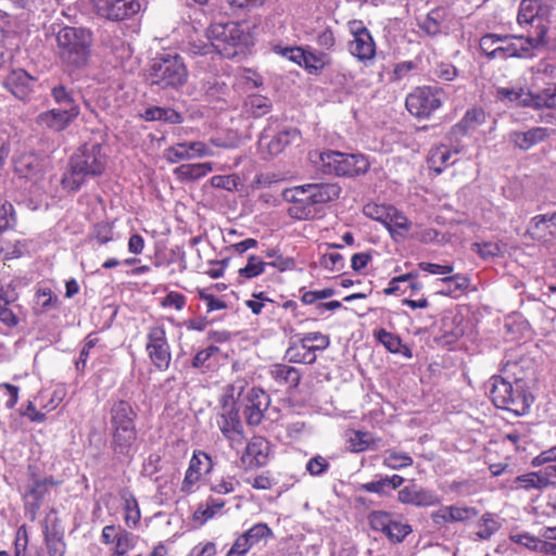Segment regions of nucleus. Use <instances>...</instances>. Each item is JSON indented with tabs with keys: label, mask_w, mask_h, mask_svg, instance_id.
I'll list each match as a JSON object with an SVG mask.
<instances>
[{
	"label": "nucleus",
	"mask_w": 556,
	"mask_h": 556,
	"mask_svg": "<svg viewBox=\"0 0 556 556\" xmlns=\"http://www.w3.org/2000/svg\"><path fill=\"white\" fill-rule=\"evenodd\" d=\"M516 366L517 363L505 362L503 376H492L488 386L490 399L496 407L521 416L529 412L534 397L527 381L517 377Z\"/></svg>",
	"instance_id": "obj_1"
},
{
	"label": "nucleus",
	"mask_w": 556,
	"mask_h": 556,
	"mask_svg": "<svg viewBox=\"0 0 556 556\" xmlns=\"http://www.w3.org/2000/svg\"><path fill=\"white\" fill-rule=\"evenodd\" d=\"M106 167V154L98 143L85 144L70 159L61 185L67 192L78 191L90 178L101 176Z\"/></svg>",
	"instance_id": "obj_2"
},
{
	"label": "nucleus",
	"mask_w": 556,
	"mask_h": 556,
	"mask_svg": "<svg viewBox=\"0 0 556 556\" xmlns=\"http://www.w3.org/2000/svg\"><path fill=\"white\" fill-rule=\"evenodd\" d=\"M341 188L337 184H307L283 191L286 201L291 202L289 214L296 219H309L316 214V205L325 204L340 197Z\"/></svg>",
	"instance_id": "obj_3"
},
{
	"label": "nucleus",
	"mask_w": 556,
	"mask_h": 556,
	"mask_svg": "<svg viewBox=\"0 0 556 556\" xmlns=\"http://www.w3.org/2000/svg\"><path fill=\"white\" fill-rule=\"evenodd\" d=\"M205 37L212 41L215 52L228 59L242 53L251 41L247 24L240 22L213 23Z\"/></svg>",
	"instance_id": "obj_4"
},
{
	"label": "nucleus",
	"mask_w": 556,
	"mask_h": 556,
	"mask_svg": "<svg viewBox=\"0 0 556 556\" xmlns=\"http://www.w3.org/2000/svg\"><path fill=\"white\" fill-rule=\"evenodd\" d=\"M92 41L88 28L65 26L56 34L59 56L68 66L81 67L88 62Z\"/></svg>",
	"instance_id": "obj_5"
},
{
	"label": "nucleus",
	"mask_w": 556,
	"mask_h": 556,
	"mask_svg": "<svg viewBox=\"0 0 556 556\" xmlns=\"http://www.w3.org/2000/svg\"><path fill=\"white\" fill-rule=\"evenodd\" d=\"M137 413L132 405L124 400L116 401L110 409L112 446L116 454L128 455L137 440L135 420Z\"/></svg>",
	"instance_id": "obj_6"
},
{
	"label": "nucleus",
	"mask_w": 556,
	"mask_h": 556,
	"mask_svg": "<svg viewBox=\"0 0 556 556\" xmlns=\"http://www.w3.org/2000/svg\"><path fill=\"white\" fill-rule=\"evenodd\" d=\"M188 70L177 53H163L152 59L147 81L160 89H178L187 83Z\"/></svg>",
	"instance_id": "obj_7"
},
{
	"label": "nucleus",
	"mask_w": 556,
	"mask_h": 556,
	"mask_svg": "<svg viewBox=\"0 0 556 556\" xmlns=\"http://www.w3.org/2000/svg\"><path fill=\"white\" fill-rule=\"evenodd\" d=\"M309 159L326 175L354 177L365 174L369 168V162L363 154H349L328 150L313 152Z\"/></svg>",
	"instance_id": "obj_8"
},
{
	"label": "nucleus",
	"mask_w": 556,
	"mask_h": 556,
	"mask_svg": "<svg viewBox=\"0 0 556 556\" xmlns=\"http://www.w3.org/2000/svg\"><path fill=\"white\" fill-rule=\"evenodd\" d=\"M56 484L58 482L53 477L41 476L37 465H28L26 476L21 481L18 490L24 501L26 514L30 516V519L36 518L43 500Z\"/></svg>",
	"instance_id": "obj_9"
},
{
	"label": "nucleus",
	"mask_w": 556,
	"mask_h": 556,
	"mask_svg": "<svg viewBox=\"0 0 556 556\" xmlns=\"http://www.w3.org/2000/svg\"><path fill=\"white\" fill-rule=\"evenodd\" d=\"M546 33V27L539 24L534 35L501 36L500 45L491 52V59L530 58L534 50L545 45Z\"/></svg>",
	"instance_id": "obj_10"
},
{
	"label": "nucleus",
	"mask_w": 556,
	"mask_h": 556,
	"mask_svg": "<svg viewBox=\"0 0 556 556\" xmlns=\"http://www.w3.org/2000/svg\"><path fill=\"white\" fill-rule=\"evenodd\" d=\"M442 102L443 91L441 88L424 86L407 94L405 106L413 116L429 118L433 112L441 108Z\"/></svg>",
	"instance_id": "obj_11"
},
{
	"label": "nucleus",
	"mask_w": 556,
	"mask_h": 556,
	"mask_svg": "<svg viewBox=\"0 0 556 556\" xmlns=\"http://www.w3.org/2000/svg\"><path fill=\"white\" fill-rule=\"evenodd\" d=\"M146 352L157 369L166 370L169 368L172 352L164 325L154 324L147 328Z\"/></svg>",
	"instance_id": "obj_12"
},
{
	"label": "nucleus",
	"mask_w": 556,
	"mask_h": 556,
	"mask_svg": "<svg viewBox=\"0 0 556 556\" xmlns=\"http://www.w3.org/2000/svg\"><path fill=\"white\" fill-rule=\"evenodd\" d=\"M349 31L352 39L349 41V51L358 61L367 63L376 56V43L370 31L362 21L349 22Z\"/></svg>",
	"instance_id": "obj_13"
},
{
	"label": "nucleus",
	"mask_w": 556,
	"mask_h": 556,
	"mask_svg": "<svg viewBox=\"0 0 556 556\" xmlns=\"http://www.w3.org/2000/svg\"><path fill=\"white\" fill-rule=\"evenodd\" d=\"M91 2L99 16L111 21L129 18L141 9L138 0H91Z\"/></svg>",
	"instance_id": "obj_14"
},
{
	"label": "nucleus",
	"mask_w": 556,
	"mask_h": 556,
	"mask_svg": "<svg viewBox=\"0 0 556 556\" xmlns=\"http://www.w3.org/2000/svg\"><path fill=\"white\" fill-rule=\"evenodd\" d=\"M213 155L214 151L203 141H182L164 150V157L170 164Z\"/></svg>",
	"instance_id": "obj_15"
},
{
	"label": "nucleus",
	"mask_w": 556,
	"mask_h": 556,
	"mask_svg": "<svg viewBox=\"0 0 556 556\" xmlns=\"http://www.w3.org/2000/svg\"><path fill=\"white\" fill-rule=\"evenodd\" d=\"M80 114V108L51 109L36 117V124L53 132L65 130Z\"/></svg>",
	"instance_id": "obj_16"
},
{
	"label": "nucleus",
	"mask_w": 556,
	"mask_h": 556,
	"mask_svg": "<svg viewBox=\"0 0 556 556\" xmlns=\"http://www.w3.org/2000/svg\"><path fill=\"white\" fill-rule=\"evenodd\" d=\"M270 404L269 396L258 388H252L244 397L243 416L249 426H258Z\"/></svg>",
	"instance_id": "obj_17"
},
{
	"label": "nucleus",
	"mask_w": 556,
	"mask_h": 556,
	"mask_svg": "<svg viewBox=\"0 0 556 556\" xmlns=\"http://www.w3.org/2000/svg\"><path fill=\"white\" fill-rule=\"evenodd\" d=\"M300 139V131L295 128L281 130L274 136L262 134L258 139V148L263 153L266 152L269 156H275Z\"/></svg>",
	"instance_id": "obj_18"
},
{
	"label": "nucleus",
	"mask_w": 556,
	"mask_h": 556,
	"mask_svg": "<svg viewBox=\"0 0 556 556\" xmlns=\"http://www.w3.org/2000/svg\"><path fill=\"white\" fill-rule=\"evenodd\" d=\"M525 236L541 243H548L556 239V213L532 217Z\"/></svg>",
	"instance_id": "obj_19"
},
{
	"label": "nucleus",
	"mask_w": 556,
	"mask_h": 556,
	"mask_svg": "<svg viewBox=\"0 0 556 556\" xmlns=\"http://www.w3.org/2000/svg\"><path fill=\"white\" fill-rule=\"evenodd\" d=\"M397 498L403 504L429 507L441 504L442 497L432 490L412 484L399 491Z\"/></svg>",
	"instance_id": "obj_20"
},
{
	"label": "nucleus",
	"mask_w": 556,
	"mask_h": 556,
	"mask_svg": "<svg viewBox=\"0 0 556 556\" xmlns=\"http://www.w3.org/2000/svg\"><path fill=\"white\" fill-rule=\"evenodd\" d=\"M270 454V443L263 437H253L241 456V462L251 468L265 466Z\"/></svg>",
	"instance_id": "obj_21"
},
{
	"label": "nucleus",
	"mask_w": 556,
	"mask_h": 556,
	"mask_svg": "<svg viewBox=\"0 0 556 556\" xmlns=\"http://www.w3.org/2000/svg\"><path fill=\"white\" fill-rule=\"evenodd\" d=\"M217 425L222 433L231 442L242 441V425L236 407L223 409L217 418Z\"/></svg>",
	"instance_id": "obj_22"
},
{
	"label": "nucleus",
	"mask_w": 556,
	"mask_h": 556,
	"mask_svg": "<svg viewBox=\"0 0 556 556\" xmlns=\"http://www.w3.org/2000/svg\"><path fill=\"white\" fill-rule=\"evenodd\" d=\"M34 78L24 70L12 71L5 78L7 88L18 99H25L31 91Z\"/></svg>",
	"instance_id": "obj_23"
},
{
	"label": "nucleus",
	"mask_w": 556,
	"mask_h": 556,
	"mask_svg": "<svg viewBox=\"0 0 556 556\" xmlns=\"http://www.w3.org/2000/svg\"><path fill=\"white\" fill-rule=\"evenodd\" d=\"M316 357L313 345L308 344L303 336L291 342L286 351V358L290 363L313 364Z\"/></svg>",
	"instance_id": "obj_24"
},
{
	"label": "nucleus",
	"mask_w": 556,
	"mask_h": 556,
	"mask_svg": "<svg viewBox=\"0 0 556 556\" xmlns=\"http://www.w3.org/2000/svg\"><path fill=\"white\" fill-rule=\"evenodd\" d=\"M548 130L543 127H533L526 131H513L509 134L510 141L521 150H529L533 146L544 141Z\"/></svg>",
	"instance_id": "obj_25"
},
{
	"label": "nucleus",
	"mask_w": 556,
	"mask_h": 556,
	"mask_svg": "<svg viewBox=\"0 0 556 556\" xmlns=\"http://www.w3.org/2000/svg\"><path fill=\"white\" fill-rule=\"evenodd\" d=\"M551 472L545 469V472H529L518 476L515 479L516 489L523 490H542L551 484Z\"/></svg>",
	"instance_id": "obj_26"
},
{
	"label": "nucleus",
	"mask_w": 556,
	"mask_h": 556,
	"mask_svg": "<svg viewBox=\"0 0 556 556\" xmlns=\"http://www.w3.org/2000/svg\"><path fill=\"white\" fill-rule=\"evenodd\" d=\"M214 169L211 162L182 164L174 169V174L180 180H198Z\"/></svg>",
	"instance_id": "obj_27"
},
{
	"label": "nucleus",
	"mask_w": 556,
	"mask_h": 556,
	"mask_svg": "<svg viewBox=\"0 0 556 556\" xmlns=\"http://www.w3.org/2000/svg\"><path fill=\"white\" fill-rule=\"evenodd\" d=\"M496 98L517 105L531 106L533 93L520 87H502L496 90Z\"/></svg>",
	"instance_id": "obj_28"
},
{
	"label": "nucleus",
	"mask_w": 556,
	"mask_h": 556,
	"mask_svg": "<svg viewBox=\"0 0 556 556\" xmlns=\"http://www.w3.org/2000/svg\"><path fill=\"white\" fill-rule=\"evenodd\" d=\"M270 376L279 384H285L291 388L299 386L301 380L300 371L292 366L286 364H275L270 367Z\"/></svg>",
	"instance_id": "obj_29"
},
{
	"label": "nucleus",
	"mask_w": 556,
	"mask_h": 556,
	"mask_svg": "<svg viewBox=\"0 0 556 556\" xmlns=\"http://www.w3.org/2000/svg\"><path fill=\"white\" fill-rule=\"evenodd\" d=\"M15 170L21 176L37 181L41 177L42 165L35 155L27 154L15 161Z\"/></svg>",
	"instance_id": "obj_30"
},
{
	"label": "nucleus",
	"mask_w": 556,
	"mask_h": 556,
	"mask_svg": "<svg viewBox=\"0 0 556 556\" xmlns=\"http://www.w3.org/2000/svg\"><path fill=\"white\" fill-rule=\"evenodd\" d=\"M330 63L331 58L327 53L307 49L301 66L304 67L308 74L318 75L325 67L330 65Z\"/></svg>",
	"instance_id": "obj_31"
},
{
	"label": "nucleus",
	"mask_w": 556,
	"mask_h": 556,
	"mask_svg": "<svg viewBox=\"0 0 556 556\" xmlns=\"http://www.w3.org/2000/svg\"><path fill=\"white\" fill-rule=\"evenodd\" d=\"M440 281L444 285V288L440 290L439 293L452 298H457L463 294L470 285L469 278L460 274L444 277Z\"/></svg>",
	"instance_id": "obj_32"
},
{
	"label": "nucleus",
	"mask_w": 556,
	"mask_h": 556,
	"mask_svg": "<svg viewBox=\"0 0 556 556\" xmlns=\"http://www.w3.org/2000/svg\"><path fill=\"white\" fill-rule=\"evenodd\" d=\"M485 122V113L482 109H470L466 112L464 117L454 126V130L466 135L476 130L480 125Z\"/></svg>",
	"instance_id": "obj_33"
},
{
	"label": "nucleus",
	"mask_w": 556,
	"mask_h": 556,
	"mask_svg": "<svg viewBox=\"0 0 556 556\" xmlns=\"http://www.w3.org/2000/svg\"><path fill=\"white\" fill-rule=\"evenodd\" d=\"M375 337L389 352L401 353L407 357H412L410 350L402 344V340L399 336L386 329H379L375 332Z\"/></svg>",
	"instance_id": "obj_34"
},
{
	"label": "nucleus",
	"mask_w": 556,
	"mask_h": 556,
	"mask_svg": "<svg viewBox=\"0 0 556 556\" xmlns=\"http://www.w3.org/2000/svg\"><path fill=\"white\" fill-rule=\"evenodd\" d=\"M348 435L352 452L359 453L366 450H375L378 446L377 440L370 432L351 430Z\"/></svg>",
	"instance_id": "obj_35"
},
{
	"label": "nucleus",
	"mask_w": 556,
	"mask_h": 556,
	"mask_svg": "<svg viewBox=\"0 0 556 556\" xmlns=\"http://www.w3.org/2000/svg\"><path fill=\"white\" fill-rule=\"evenodd\" d=\"M243 109L244 113L253 117H261L270 111L271 102L262 94H250L244 100Z\"/></svg>",
	"instance_id": "obj_36"
},
{
	"label": "nucleus",
	"mask_w": 556,
	"mask_h": 556,
	"mask_svg": "<svg viewBox=\"0 0 556 556\" xmlns=\"http://www.w3.org/2000/svg\"><path fill=\"white\" fill-rule=\"evenodd\" d=\"M267 266L279 267L280 265L278 262L267 263L257 255H250L245 266L240 268L238 273L240 277L252 279L265 273Z\"/></svg>",
	"instance_id": "obj_37"
},
{
	"label": "nucleus",
	"mask_w": 556,
	"mask_h": 556,
	"mask_svg": "<svg viewBox=\"0 0 556 556\" xmlns=\"http://www.w3.org/2000/svg\"><path fill=\"white\" fill-rule=\"evenodd\" d=\"M531 106L534 109H548L556 124V85L548 86L539 93H533Z\"/></svg>",
	"instance_id": "obj_38"
},
{
	"label": "nucleus",
	"mask_w": 556,
	"mask_h": 556,
	"mask_svg": "<svg viewBox=\"0 0 556 556\" xmlns=\"http://www.w3.org/2000/svg\"><path fill=\"white\" fill-rule=\"evenodd\" d=\"M451 156L452 152L446 146L432 148L428 156L430 168L440 174L450 164Z\"/></svg>",
	"instance_id": "obj_39"
},
{
	"label": "nucleus",
	"mask_w": 556,
	"mask_h": 556,
	"mask_svg": "<svg viewBox=\"0 0 556 556\" xmlns=\"http://www.w3.org/2000/svg\"><path fill=\"white\" fill-rule=\"evenodd\" d=\"M477 527V536L481 540L490 539L501 528V522L492 513H485L481 516Z\"/></svg>",
	"instance_id": "obj_40"
},
{
	"label": "nucleus",
	"mask_w": 556,
	"mask_h": 556,
	"mask_svg": "<svg viewBox=\"0 0 556 556\" xmlns=\"http://www.w3.org/2000/svg\"><path fill=\"white\" fill-rule=\"evenodd\" d=\"M225 505V502L222 500L210 498L206 502V506H200L193 513V520L203 525L208 519L213 518Z\"/></svg>",
	"instance_id": "obj_41"
},
{
	"label": "nucleus",
	"mask_w": 556,
	"mask_h": 556,
	"mask_svg": "<svg viewBox=\"0 0 556 556\" xmlns=\"http://www.w3.org/2000/svg\"><path fill=\"white\" fill-rule=\"evenodd\" d=\"M539 0H522L519 5L517 22L520 26L534 22L539 13Z\"/></svg>",
	"instance_id": "obj_42"
},
{
	"label": "nucleus",
	"mask_w": 556,
	"mask_h": 556,
	"mask_svg": "<svg viewBox=\"0 0 556 556\" xmlns=\"http://www.w3.org/2000/svg\"><path fill=\"white\" fill-rule=\"evenodd\" d=\"M383 225L391 233L397 230L406 231L410 227V223L407 217L393 206L389 208L388 218L384 219Z\"/></svg>",
	"instance_id": "obj_43"
},
{
	"label": "nucleus",
	"mask_w": 556,
	"mask_h": 556,
	"mask_svg": "<svg viewBox=\"0 0 556 556\" xmlns=\"http://www.w3.org/2000/svg\"><path fill=\"white\" fill-rule=\"evenodd\" d=\"M124 510L126 525L129 528H137L141 519V513L138 501L134 495L124 498Z\"/></svg>",
	"instance_id": "obj_44"
},
{
	"label": "nucleus",
	"mask_w": 556,
	"mask_h": 556,
	"mask_svg": "<svg viewBox=\"0 0 556 556\" xmlns=\"http://www.w3.org/2000/svg\"><path fill=\"white\" fill-rule=\"evenodd\" d=\"M382 464L384 467H388L390 469L400 470L412 466L413 458L406 453L388 451Z\"/></svg>",
	"instance_id": "obj_45"
},
{
	"label": "nucleus",
	"mask_w": 556,
	"mask_h": 556,
	"mask_svg": "<svg viewBox=\"0 0 556 556\" xmlns=\"http://www.w3.org/2000/svg\"><path fill=\"white\" fill-rule=\"evenodd\" d=\"M245 536L251 547L260 543L263 539H267L273 535L271 529L263 522L255 523L248 531L242 533Z\"/></svg>",
	"instance_id": "obj_46"
},
{
	"label": "nucleus",
	"mask_w": 556,
	"mask_h": 556,
	"mask_svg": "<svg viewBox=\"0 0 556 556\" xmlns=\"http://www.w3.org/2000/svg\"><path fill=\"white\" fill-rule=\"evenodd\" d=\"M51 96L54 102L60 105L59 109L79 108L75 102L72 92H70L63 85L52 88Z\"/></svg>",
	"instance_id": "obj_47"
},
{
	"label": "nucleus",
	"mask_w": 556,
	"mask_h": 556,
	"mask_svg": "<svg viewBox=\"0 0 556 556\" xmlns=\"http://www.w3.org/2000/svg\"><path fill=\"white\" fill-rule=\"evenodd\" d=\"M392 521V516L388 511L383 510H375L368 515V522L370 528L375 531H380L386 533L390 523Z\"/></svg>",
	"instance_id": "obj_48"
},
{
	"label": "nucleus",
	"mask_w": 556,
	"mask_h": 556,
	"mask_svg": "<svg viewBox=\"0 0 556 556\" xmlns=\"http://www.w3.org/2000/svg\"><path fill=\"white\" fill-rule=\"evenodd\" d=\"M471 250L483 260H491L502 254V247L497 242L472 243Z\"/></svg>",
	"instance_id": "obj_49"
},
{
	"label": "nucleus",
	"mask_w": 556,
	"mask_h": 556,
	"mask_svg": "<svg viewBox=\"0 0 556 556\" xmlns=\"http://www.w3.org/2000/svg\"><path fill=\"white\" fill-rule=\"evenodd\" d=\"M430 518L433 526L438 529L445 527L447 523H454L452 505L441 506L431 513Z\"/></svg>",
	"instance_id": "obj_50"
},
{
	"label": "nucleus",
	"mask_w": 556,
	"mask_h": 556,
	"mask_svg": "<svg viewBox=\"0 0 556 556\" xmlns=\"http://www.w3.org/2000/svg\"><path fill=\"white\" fill-rule=\"evenodd\" d=\"M410 532L412 527L409 525L392 520L384 534L392 542L399 543L402 542Z\"/></svg>",
	"instance_id": "obj_51"
},
{
	"label": "nucleus",
	"mask_w": 556,
	"mask_h": 556,
	"mask_svg": "<svg viewBox=\"0 0 556 556\" xmlns=\"http://www.w3.org/2000/svg\"><path fill=\"white\" fill-rule=\"evenodd\" d=\"M439 18H440L439 11L430 12L422 20H420V22H419L420 29L430 36L438 35L441 31V25H440Z\"/></svg>",
	"instance_id": "obj_52"
},
{
	"label": "nucleus",
	"mask_w": 556,
	"mask_h": 556,
	"mask_svg": "<svg viewBox=\"0 0 556 556\" xmlns=\"http://www.w3.org/2000/svg\"><path fill=\"white\" fill-rule=\"evenodd\" d=\"M243 389L244 383L242 381L227 386L223 396L222 409L226 410L228 407H235L236 401L240 397Z\"/></svg>",
	"instance_id": "obj_53"
},
{
	"label": "nucleus",
	"mask_w": 556,
	"mask_h": 556,
	"mask_svg": "<svg viewBox=\"0 0 556 556\" xmlns=\"http://www.w3.org/2000/svg\"><path fill=\"white\" fill-rule=\"evenodd\" d=\"M239 481L231 476L222 477L211 484V490L217 494H229L239 485Z\"/></svg>",
	"instance_id": "obj_54"
},
{
	"label": "nucleus",
	"mask_w": 556,
	"mask_h": 556,
	"mask_svg": "<svg viewBox=\"0 0 556 556\" xmlns=\"http://www.w3.org/2000/svg\"><path fill=\"white\" fill-rule=\"evenodd\" d=\"M198 296L206 303L208 312L224 309L227 306L223 300L217 299L211 292V288L198 289Z\"/></svg>",
	"instance_id": "obj_55"
},
{
	"label": "nucleus",
	"mask_w": 556,
	"mask_h": 556,
	"mask_svg": "<svg viewBox=\"0 0 556 556\" xmlns=\"http://www.w3.org/2000/svg\"><path fill=\"white\" fill-rule=\"evenodd\" d=\"M18 388L10 383L0 384V400L4 399V405L11 409L15 406L18 400Z\"/></svg>",
	"instance_id": "obj_56"
},
{
	"label": "nucleus",
	"mask_w": 556,
	"mask_h": 556,
	"mask_svg": "<svg viewBox=\"0 0 556 556\" xmlns=\"http://www.w3.org/2000/svg\"><path fill=\"white\" fill-rule=\"evenodd\" d=\"M454 522H467L478 516L479 511L472 506L452 505Z\"/></svg>",
	"instance_id": "obj_57"
},
{
	"label": "nucleus",
	"mask_w": 556,
	"mask_h": 556,
	"mask_svg": "<svg viewBox=\"0 0 556 556\" xmlns=\"http://www.w3.org/2000/svg\"><path fill=\"white\" fill-rule=\"evenodd\" d=\"M205 463V471L208 472L212 469V458L202 451L193 453L188 469H193L194 472L201 473V466Z\"/></svg>",
	"instance_id": "obj_58"
},
{
	"label": "nucleus",
	"mask_w": 556,
	"mask_h": 556,
	"mask_svg": "<svg viewBox=\"0 0 556 556\" xmlns=\"http://www.w3.org/2000/svg\"><path fill=\"white\" fill-rule=\"evenodd\" d=\"M320 265L329 270L338 271L344 267L343 256L338 252L324 254L320 258Z\"/></svg>",
	"instance_id": "obj_59"
},
{
	"label": "nucleus",
	"mask_w": 556,
	"mask_h": 556,
	"mask_svg": "<svg viewBox=\"0 0 556 556\" xmlns=\"http://www.w3.org/2000/svg\"><path fill=\"white\" fill-rule=\"evenodd\" d=\"M187 51L192 55H206L215 52L212 41H205L203 39L190 40Z\"/></svg>",
	"instance_id": "obj_60"
},
{
	"label": "nucleus",
	"mask_w": 556,
	"mask_h": 556,
	"mask_svg": "<svg viewBox=\"0 0 556 556\" xmlns=\"http://www.w3.org/2000/svg\"><path fill=\"white\" fill-rule=\"evenodd\" d=\"M391 206L379 205L375 203H370L364 206V214L375 220L384 223V219L388 218V212Z\"/></svg>",
	"instance_id": "obj_61"
},
{
	"label": "nucleus",
	"mask_w": 556,
	"mask_h": 556,
	"mask_svg": "<svg viewBox=\"0 0 556 556\" xmlns=\"http://www.w3.org/2000/svg\"><path fill=\"white\" fill-rule=\"evenodd\" d=\"M303 337L305 338V341L308 342V344L313 345L315 352L324 351L330 344L329 337L323 334L321 332H308L303 334Z\"/></svg>",
	"instance_id": "obj_62"
},
{
	"label": "nucleus",
	"mask_w": 556,
	"mask_h": 556,
	"mask_svg": "<svg viewBox=\"0 0 556 556\" xmlns=\"http://www.w3.org/2000/svg\"><path fill=\"white\" fill-rule=\"evenodd\" d=\"M437 78L444 81H452L458 75L456 67L451 63H440L433 71Z\"/></svg>",
	"instance_id": "obj_63"
},
{
	"label": "nucleus",
	"mask_w": 556,
	"mask_h": 556,
	"mask_svg": "<svg viewBox=\"0 0 556 556\" xmlns=\"http://www.w3.org/2000/svg\"><path fill=\"white\" fill-rule=\"evenodd\" d=\"M251 548L252 547L248 543L245 536L240 534L227 552L226 556H245Z\"/></svg>",
	"instance_id": "obj_64"
}]
</instances>
